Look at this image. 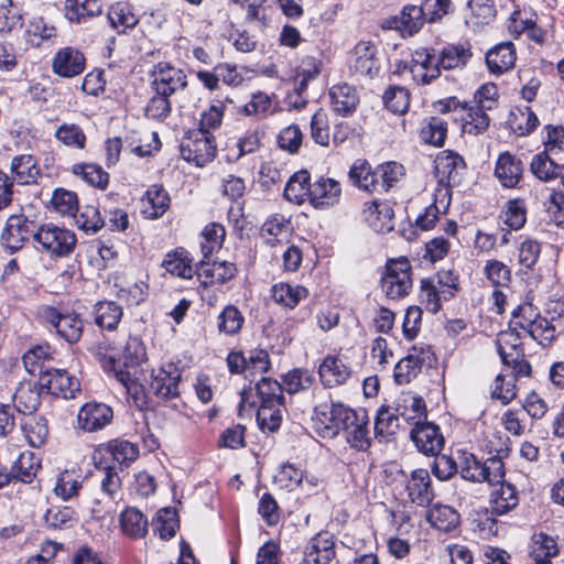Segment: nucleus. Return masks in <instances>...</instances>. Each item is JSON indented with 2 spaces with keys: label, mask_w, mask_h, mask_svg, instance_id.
Instances as JSON below:
<instances>
[{
  "label": "nucleus",
  "mask_w": 564,
  "mask_h": 564,
  "mask_svg": "<svg viewBox=\"0 0 564 564\" xmlns=\"http://www.w3.org/2000/svg\"><path fill=\"white\" fill-rule=\"evenodd\" d=\"M254 397L259 400L257 421L262 431H276L285 412L283 387L276 380L262 378L252 389L243 390L240 394L239 415L251 414L257 405Z\"/></svg>",
  "instance_id": "1"
},
{
  "label": "nucleus",
  "mask_w": 564,
  "mask_h": 564,
  "mask_svg": "<svg viewBox=\"0 0 564 564\" xmlns=\"http://www.w3.org/2000/svg\"><path fill=\"white\" fill-rule=\"evenodd\" d=\"M355 411L340 401H334L328 395L314 406L313 424L323 437H334L347 422L355 420Z\"/></svg>",
  "instance_id": "2"
},
{
  "label": "nucleus",
  "mask_w": 564,
  "mask_h": 564,
  "mask_svg": "<svg viewBox=\"0 0 564 564\" xmlns=\"http://www.w3.org/2000/svg\"><path fill=\"white\" fill-rule=\"evenodd\" d=\"M466 165L463 158L453 151L440 152L434 161L435 176L440 188L436 194L441 196L440 203L446 209L451 202L449 187L460 181V175Z\"/></svg>",
  "instance_id": "3"
},
{
  "label": "nucleus",
  "mask_w": 564,
  "mask_h": 564,
  "mask_svg": "<svg viewBox=\"0 0 564 564\" xmlns=\"http://www.w3.org/2000/svg\"><path fill=\"white\" fill-rule=\"evenodd\" d=\"M440 111L452 113L453 120H460L462 130L467 134H481L490 124L487 110L474 105L463 104L455 97L440 101Z\"/></svg>",
  "instance_id": "4"
},
{
  "label": "nucleus",
  "mask_w": 564,
  "mask_h": 564,
  "mask_svg": "<svg viewBox=\"0 0 564 564\" xmlns=\"http://www.w3.org/2000/svg\"><path fill=\"white\" fill-rule=\"evenodd\" d=\"M37 386L45 395L62 399H74L80 392L79 380L66 369L41 366Z\"/></svg>",
  "instance_id": "5"
},
{
  "label": "nucleus",
  "mask_w": 564,
  "mask_h": 564,
  "mask_svg": "<svg viewBox=\"0 0 564 564\" xmlns=\"http://www.w3.org/2000/svg\"><path fill=\"white\" fill-rule=\"evenodd\" d=\"M34 241L52 258H63L73 252L76 236L72 230L54 224H44L36 229Z\"/></svg>",
  "instance_id": "6"
},
{
  "label": "nucleus",
  "mask_w": 564,
  "mask_h": 564,
  "mask_svg": "<svg viewBox=\"0 0 564 564\" xmlns=\"http://www.w3.org/2000/svg\"><path fill=\"white\" fill-rule=\"evenodd\" d=\"M37 314L44 323L50 325L68 344H75L80 339L84 324L78 314L61 312L52 305L40 306Z\"/></svg>",
  "instance_id": "7"
},
{
  "label": "nucleus",
  "mask_w": 564,
  "mask_h": 564,
  "mask_svg": "<svg viewBox=\"0 0 564 564\" xmlns=\"http://www.w3.org/2000/svg\"><path fill=\"white\" fill-rule=\"evenodd\" d=\"M384 294L392 300L405 296L412 288L411 264L405 257L392 259L386 265V274L381 279Z\"/></svg>",
  "instance_id": "8"
},
{
  "label": "nucleus",
  "mask_w": 564,
  "mask_h": 564,
  "mask_svg": "<svg viewBox=\"0 0 564 564\" xmlns=\"http://www.w3.org/2000/svg\"><path fill=\"white\" fill-rule=\"evenodd\" d=\"M460 476L473 482L487 481L490 485H496L505 477V466L500 457L492 456L480 462L475 455L469 454L464 458Z\"/></svg>",
  "instance_id": "9"
},
{
  "label": "nucleus",
  "mask_w": 564,
  "mask_h": 564,
  "mask_svg": "<svg viewBox=\"0 0 564 564\" xmlns=\"http://www.w3.org/2000/svg\"><path fill=\"white\" fill-rule=\"evenodd\" d=\"M215 138L210 132L193 131L181 144V153L184 160L204 166L213 161L216 155Z\"/></svg>",
  "instance_id": "10"
},
{
  "label": "nucleus",
  "mask_w": 564,
  "mask_h": 564,
  "mask_svg": "<svg viewBox=\"0 0 564 564\" xmlns=\"http://www.w3.org/2000/svg\"><path fill=\"white\" fill-rule=\"evenodd\" d=\"M36 225L33 220L28 219L23 214L11 215L2 229L0 241L2 247L9 253L19 251L30 237L34 238Z\"/></svg>",
  "instance_id": "11"
},
{
  "label": "nucleus",
  "mask_w": 564,
  "mask_h": 564,
  "mask_svg": "<svg viewBox=\"0 0 564 564\" xmlns=\"http://www.w3.org/2000/svg\"><path fill=\"white\" fill-rule=\"evenodd\" d=\"M416 84L427 85L441 75L438 58L433 48L421 47L412 52L409 65L405 64Z\"/></svg>",
  "instance_id": "12"
},
{
  "label": "nucleus",
  "mask_w": 564,
  "mask_h": 564,
  "mask_svg": "<svg viewBox=\"0 0 564 564\" xmlns=\"http://www.w3.org/2000/svg\"><path fill=\"white\" fill-rule=\"evenodd\" d=\"M411 438L420 452L425 455H437L444 446V437L440 427L431 422H415Z\"/></svg>",
  "instance_id": "13"
},
{
  "label": "nucleus",
  "mask_w": 564,
  "mask_h": 564,
  "mask_svg": "<svg viewBox=\"0 0 564 564\" xmlns=\"http://www.w3.org/2000/svg\"><path fill=\"white\" fill-rule=\"evenodd\" d=\"M187 85L185 73L169 64H159L153 73V86L159 95L166 97L184 89Z\"/></svg>",
  "instance_id": "14"
},
{
  "label": "nucleus",
  "mask_w": 564,
  "mask_h": 564,
  "mask_svg": "<svg viewBox=\"0 0 564 564\" xmlns=\"http://www.w3.org/2000/svg\"><path fill=\"white\" fill-rule=\"evenodd\" d=\"M523 163L516 155L506 151L499 154L496 166L495 176L506 188H516L519 186L523 177Z\"/></svg>",
  "instance_id": "15"
},
{
  "label": "nucleus",
  "mask_w": 564,
  "mask_h": 564,
  "mask_svg": "<svg viewBox=\"0 0 564 564\" xmlns=\"http://www.w3.org/2000/svg\"><path fill=\"white\" fill-rule=\"evenodd\" d=\"M405 491L411 502L421 507L429 506L434 498L429 471L423 468L413 470L405 482Z\"/></svg>",
  "instance_id": "16"
},
{
  "label": "nucleus",
  "mask_w": 564,
  "mask_h": 564,
  "mask_svg": "<svg viewBox=\"0 0 564 564\" xmlns=\"http://www.w3.org/2000/svg\"><path fill=\"white\" fill-rule=\"evenodd\" d=\"M52 68L61 77H75L85 68V56L80 51L70 46L61 48L54 55Z\"/></svg>",
  "instance_id": "17"
},
{
  "label": "nucleus",
  "mask_w": 564,
  "mask_h": 564,
  "mask_svg": "<svg viewBox=\"0 0 564 564\" xmlns=\"http://www.w3.org/2000/svg\"><path fill=\"white\" fill-rule=\"evenodd\" d=\"M329 99L333 111L347 117L355 112L359 104V94L355 86L341 83L329 88Z\"/></svg>",
  "instance_id": "18"
},
{
  "label": "nucleus",
  "mask_w": 564,
  "mask_h": 564,
  "mask_svg": "<svg viewBox=\"0 0 564 564\" xmlns=\"http://www.w3.org/2000/svg\"><path fill=\"white\" fill-rule=\"evenodd\" d=\"M318 375L324 387L336 388L348 381L351 370L340 358L328 355L319 365Z\"/></svg>",
  "instance_id": "19"
},
{
  "label": "nucleus",
  "mask_w": 564,
  "mask_h": 564,
  "mask_svg": "<svg viewBox=\"0 0 564 564\" xmlns=\"http://www.w3.org/2000/svg\"><path fill=\"white\" fill-rule=\"evenodd\" d=\"M307 562L329 564L336 555L334 535L327 531L317 533L306 547Z\"/></svg>",
  "instance_id": "20"
},
{
  "label": "nucleus",
  "mask_w": 564,
  "mask_h": 564,
  "mask_svg": "<svg viewBox=\"0 0 564 564\" xmlns=\"http://www.w3.org/2000/svg\"><path fill=\"white\" fill-rule=\"evenodd\" d=\"M169 207V193L156 184L150 186L141 199V213L148 219L162 217Z\"/></svg>",
  "instance_id": "21"
},
{
  "label": "nucleus",
  "mask_w": 564,
  "mask_h": 564,
  "mask_svg": "<svg viewBox=\"0 0 564 564\" xmlns=\"http://www.w3.org/2000/svg\"><path fill=\"white\" fill-rule=\"evenodd\" d=\"M346 433L347 443L355 449L366 451L370 446L368 416L365 411H355V420L347 422L341 429Z\"/></svg>",
  "instance_id": "22"
},
{
  "label": "nucleus",
  "mask_w": 564,
  "mask_h": 564,
  "mask_svg": "<svg viewBox=\"0 0 564 564\" xmlns=\"http://www.w3.org/2000/svg\"><path fill=\"white\" fill-rule=\"evenodd\" d=\"M364 216L369 226L377 232L393 229L394 212L388 203H367L364 208Z\"/></svg>",
  "instance_id": "23"
},
{
  "label": "nucleus",
  "mask_w": 564,
  "mask_h": 564,
  "mask_svg": "<svg viewBox=\"0 0 564 564\" xmlns=\"http://www.w3.org/2000/svg\"><path fill=\"white\" fill-rule=\"evenodd\" d=\"M237 272L236 265L232 262L221 261L213 262L212 264L205 263L204 260L200 262L198 269V278L202 284L205 286L213 284H224L231 280Z\"/></svg>",
  "instance_id": "24"
},
{
  "label": "nucleus",
  "mask_w": 564,
  "mask_h": 564,
  "mask_svg": "<svg viewBox=\"0 0 564 564\" xmlns=\"http://www.w3.org/2000/svg\"><path fill=\"white\" fill-rule=\"evenodd\" d=\"M340 184L333 178L321 177L312 184L311 203L315 207H328L339 202Z\"/></svg>",
  "instance_id": "25"
},
{
  "label": "nucleus",
  "mask_w": 564,
  "mask_h": 564,
  "mask_svg": "<svg viewBox=\"0 0 564 564\" xmlns=\"http://www.w3.org/2000/svg\"><path fill=\"white\" fill-rule=\"evenodd\" d=\"M65 18L69 22L85 23L89 19L101 14L102 1L101 0H66L65 1Z\"/></svg>",
  "instance_id": "26"
},
{
  "label": "nucleus",
  "mask_w": 564,
  "mask_h": 564,
  "mask_svg": "<svg viewBox=\"0 0 564 564\" xmlns=\"http://www.w3.org/2000/svg\"><path fill=\"white\" fill-rule=\"evenodd\" d=\"M516 62V52L511 42L501 43L486 54V64L490 73L500 75L510 69Z\"/></svg>",
  "instance_id": "27"
},
{
  "label": "nucleus",
  "mask_w": 564,
  "mask_h": 564,
  "mask_svg": "<svg viewBox=\"0 0 564 564\" xmlns=\"http://www.w3.org/2000/svg\"><path fill=\"white\" fill-rule=\"evenodd\" d=\"M77 422L85 432H97L106 426V404L97 402L85 403L77 415Z\"/></svg>",
  "instance_id": "28"
},
{
  "label": "nucleus",
  "mask_w": 564,
  "mask_h": 564,
  "mask_svg": "<svg viewBox=\"0 0 564 564\" xmlns=\"http://www.w3.org/2000/svg\"><path fill=\"white\" fill-rule=\"evenodd\" d=\"M499 485L490 494V508L495 514L501 516L518 506V492L511 484L498 482Z\"/></svg>",
  "instance_id": "29"
},
{
  "label": "nucleus",
  "mask_w": 564,
  "mask_h": 564,
  "mask_svg": "<svg viewBox=\"0 0 564 564\" xmlns=\"http://www.w3.org/2000/svg\"><path fill=\"white\" fill-rule=\"evenodd\" d=\"M45 393L39 389L37 380L35 382L21 383L14 392L17 410L22 413H33L41 405V399Z\"/></svg>",
  "instance_id": "30"
},
{
  "label": "nucleus",
  "mask_w": 564,
  "mask_h": 564,
  "mask_svg": "<svg viewBox=\"0 0 564 564\" xmlns=\"http://www.w3.org/2000/svg\"><path fill=\"white\" fill-rule=\"evenodd\" d=\"M312 185L310 184V174L303 170L296 172L285 185V198L296 205H301L306 199L311 200Z\"/></svg>",
  "instance_id": "31"
},
{
  "label": "nucleus",
  "mask_w": 564,
  "mask_h": 564,
  "mask_svg": "<svg viewBox=\"0 0 564 564\" xmlns=\"http://www.w3.org/2000/svg\"><path fill=\"white\" fill-rule=\"evenodd\" d=\"M180 377L181 375L176 368L173 372L161 368L153 373L151 388L158 397L163 399L175 398L178 395Z\"/></svg>",
  "instance_id": "32"
},
{
  "label": "nucleus",
  "mask_w": 564,
  "mask_h": 564,
  "mask_svg": "<svg viewBox=\"0 0 564 564\" xmlns=\"http://www.w3.org/2000/svg\"><path fill=\"white\" fill-rule=\"evenodd\" d=\"M271 293L275 303L288 308H294L302 300L308 296L306 288L289 283L274 284Z\"/></svg>",
  "instance_id": "33"
},
{
  "label": "nucleus",
  "mask_w": 564,
  "mask_h": 564,
  "mask_svg": "<svg viewBox=\"0 0 564 564\" xmlns=\"http://www.w3.org/2000/svg\"><path fill=\"white\" fill-rule=\"evenodd\" d=\"M11 173L19 184L35 182L41 174L36 159L31 154H21L12 159Z\"/></svg>",
  "instance_id": "34"
},
{
  "label": "nucleus",
  "mask_w": 564,
  "mask_h": 564,
  "mask_svg": "<svg viewBox=\"0 0 564 564\" xmlns=\"http://www.w3.org/2000/svg\"><path fill=\"white\" fill-rule=\"evenodd\" d=\"M163 268L172 275L182 279H192L194 269L192 267V259L184 249H178L169 252L162 263Z\"/></svg>",
  "instance_id": "35"
},
{
  "label": "nucleus",
  "mask_w": 564,
  "mask_h": 564,
  "mask_svg": "<svg viewBox=\"0 0 564 564\" xmlns=\"http://www.w3.org/2000/svg\"><path fill=\"white\" fill-rule=\"evenodd\" d=\"M375 53L376 47L372 43L359 42L352 52L355 72L372 76L375 70H377Z\"/></svg>",
  "instance_id": "36"
},
{
  "label": "nucleus",
  "mask_w": 564,
  "mask_h": 564,
  "mask_svg": "<svg viewBox=\"0 0 564 564\" xmlns=\"http://www.w3.org/2000/svg\"><path fill=\"white\" fill-rule=\"evenodd\" d=\"M21 429L29 445L35 448L41 447L48 435L47 420L42 415L28 417Z\"/></svg>",
  "instance_id": "37"
},
{
  "label": "nucleus",
  "mask_w": 564,
  "mask_h": 564,
  "mask_svg": "<svg viewBox=\"0 0 564 564\" xmlns=\"http://www.w3.org/2000/svg\"><path fill=\"white\" fill-rule=\"evenodd\" d=\"M497 346L503 362H514L524 357L520 337L513 330L501 332L497 338Z\"/></svg>",
  "instance_id": "38"
},
{
  "label": "nucleus",
  "mask_w": 564,
  "mask_h": 564,
  "mask_svg": "<svg viewBox=\"0 0 564 564\" xmlns=\"http://www.w3.org/2000/svg\"><path fill=\"white\" fill-rule=\"evenodd\" d=\"M556 542L546 534L534 535L530 553V564H552L551 558L557 554Z\"/></svg>",
  "instance_id": "39"
},
{
  "label": "nucleus",
  "mask_w": 564,
  "mask_h": 564,
  "mask_svg": "<svg viewBox=\"0 0 564 564\" xmlns=\"http://www.w3.org/2000/svg\"><path fill=\"white\" fill-rule=\"evenodd\" d=\"M120 527L124 534L142 538L148 532V520L140 510L127 508L120 516Z\"/></svg>",
  "instance_id": "40"
},
{
  "label": "nucleus",
  "mask_w": 564,
  "mask_h": 564,
  "mask_svg": "<svg viewBox=\"0 0 564 564\" xmlns=\"http://www.w3.org/2000/svg\"><path fill=\"white\" fill-rule=\"evenodd\" d=\"M468 8L470 15L467 19V23L475 30L488 25L496 17L492 0H469Z\"/></svg>",
  "instance_id": "41"
},
{
  "label": "nucleus",
  "mask_w": 564,
  "mask_h": 564,
  "mask_svg": "<svg viewBox=\"0 0 564 564\" xmlns=\"http://www.w3.org/2000/svg\"><path fill=\"white\" fill-rule=\"evenodd\" d=\"M377 176V170L372 172L371 166L366 161H356L349 171V177L352 183L367 192L379 189Z\"/></svg>",
  "instance_id": "42"
},
{
  "label": "nucleus",
  "mask_w": 564,
  "mask_h": 564,
  "mask_svg": "<svg viewBox=\"0 0 564 564\" xmlns=\"http://www.w3.org/2000/svg\"><path fill=\"white\" fill-rule=\"evenodd\" d=\"M427 520L437 530L447 532L458 525L459 514L449 506L436 505L429 511Z\"/></svg>",
  "instance_id": "43"
},
{
  "label": "nucleus",
  "mask_w": 564,
  "mask_h": 564,
  "mask_svg": "<svg viewBox=\"0 0 564 564\" xmlns=\"http://www.w3.org/2000/svg\"><path fill=\"white\" fill-rule=\"evenodd\" d=\"M395 411L406 421L421 422L426 416L424 400L411 393L399 398Z\"/></svg>",
  "instance_id": "44"
},
{
  "label": "nucleus",
  "mask_w": 564,
  "mask_h": 564,
  "mask_svg": "<svg viewBox=\"0 0 564 564\" xmlns=\"http://www.w3.org/2000/svg\"><path fill=\"white\" fill-rule=\"evenodd\" d=\"M550 154L546 151L538 153L530 163L531 172L544 182L556 178L561 174V164L555 163Z\"/></svg>",
  "instance_id": "45"
},
{
  "label": "nucleus",
  "mask_w": 564,
  "mask_h": 564,
  "mask_svg": "<svg viewBox=\"0 0 564 564\" xmlns=\"http://www.w3.org/2000/svg\"><path fill=\"white\" fill-rule=\"evenodd\" d=\"M471 57L469 47L464 45H448L443 48L441 56H438V66L444 69L459 68L466 65Z\"/></svg>",
  "instance_id": "46"
},
{
  "label": "nucleus",
  "mask_w": 564,
  "mask_h": 564,
  "mask_svg": "<svg viewBox=\"0 0 564 564\" xmlns=\"http://www.w3.org/2000/svg\"><path fill=\"white\" fill-rule=\"evenodd\" d=\"M51 204L54 210L62 216L75 217L79 208L77 194L63 187L54 189Z\"/></svg>",
  "instance_id": "47"
},
{
  "label": "nucleus",
  "mask_w": 564,
  "mask_h": 564,
  "mask_svg": "<svg viewBox=\"0 0 564 564\" xmlns=\"http://www.w3.org/2000/svg\"><path fill=\"white\" fill-rule=\"evenodd\" d=\"M426 22L421 6H405L398 18V28L409 34L419 32Z\"/></svg>",
  "instance_id": "48"
},
{
  "label": "nucleus",
  "mask_w": 564,
  "mask_h": 564,
  "mask_svg": "<svg viewBox=\"0 0 564 564\" xmlns=\"http://www.w3.org/2000/svg\"><path fill=\"white\" fill-rule=\"evenodd\" d=\"M36 466L32 453H21L10 467L13 482L31 484L36 475Z\"/></svg>",
  "instance_id": "49"
},
{
  "label": "nucleus",
  "mask_w": 564,
  "mask_h": 564,
  "mask_svg": "<svg viewBox=\"0 0 564 564\" xmlns=\"http://www.w3.org/2000/svg\"><path fill=\"white\" fill-rule=\"evenodd\" d=\"M108 20L118 33H123L127 29H131L137 24L135 15L127 2H117L111 6Z\"/></svg>",
  "instance_id": "50"
},
{
  "label": "nucleus",
  "mask_w": 564,
  "mask_h": 564,
  "mask_svg": "<svg viewBox=\"0 0 564 564\" xmlns=\"http://www.w3.org/2000/svg\"><path fill=\"white\" fill-rule=\"evenodd\" d=\"M44 521L48 528L68 529L76 522L75 511L67 506H52L46 510Z\"/></svg>",
  "instance_id": "51"
},
{
  "label": "nucleus",
  "mask_w": 564,
  "mask_h": 564,
  "mask_svg": "<svg viewBox=\"0 0 564 564\" xmlns=\"http://www.w3.org/2000/svg\"><path fill=\"white\" fill-rule=\"evenodd\" d=\"M447 134V123L438 117H431L422 127L420 137L431 145L442 147Z\"/></svg>",
  "instance_id": "52"
},
{
  "label": "nucleus",
  "mask_w": 564,
  "mask_h": 564,
  "mask_svg": "<svg viewBox=\"0 0 564 564\" xmlns=\"http://www.w3.org/2000/svg\"><path fill=\"white\" fill-rule=\"evenodd\" d=\"M116 380L124 388L127 395L131 399L132 403L138 409H143L147 405V397L144 388L138 381L131 379L128 371H115Z\"/></svg>",
  "instance_id": "53"
},
{
  "label": "nucleus",
  "mask_w": 564,
  "mask_h": 564,
  "mask_svg": "<svg viewBox=\"0 0 564 564\" xmlns=\"http://www.w3.org/2000/svg\"><path fill=\"white\" fill-rule=\"evenodd\" d=\"M399 416L395 409L382 405L379 408L375 421V432L377 435H392L399 429Z\"/></svg>",
  "instance_id": "54"
},
{
  "label": "nucleus",
  "mask_w": 564,
  "mask_h": 564,
  "mask_svg": "<svg viewBox=\"0 0 564 564\" xmlns=\"http://www.w3.org/2000/svg\"><path fill=\"white\" fill-rule=\"evenodd\" d=\"M72 173L79 176L88 185L106 188V178L102 167L96 163H76L72 166Z\"/></svg>",
  "instance_id": "55"
},
{
  "label": "nucleus",
  "mask_w": 564,
  "mask_h": 564,
  "mask_svg": "<svg viewBox=\"0 0 564 564\" xmlns=\"http://www.w3.org/2000/svg\"><path fill=\"white\" fill-rule=\"evenodd\" d=\"M539 123L536 115L529 107L518 108L511 112L510 126L519 135L532 132Z\"/></svg>",
  "instance_id": "56"
},
{
  "label": "nucleus",
  "mask_w": 564,
  "mask_h": 564,
  "mask_svg": "<svg viewBox=\"0 0 564 564\" xmlns=\"http://www.w3.org/2000/svg\"><path fill=\"white\" fill-rule=\"evenodd\" d=\"M55 138L68 148L84 149L86 135L83 129L75 123H63L55 131Z\"/></svg>",
  "instance_id": "57"
},
{
  "label": "nucleus",
  "mask_w": 564,
  "mask_h": 564,
  "mask_svg": "<svg viewBox=\"0 0 564 564\" xmlns=\"http://www.w3.org/2000/svg\"><path fill=\"white\" fill-rule=\"evenodd\" d=\"M108 452L110 453L112 460L119 465L128 466L133 462L138 455V446L129 441L116 440L108 444Z\"/></svg>",
  "instance_id": "58"
},
{
  "label": "nucleus",
  "mask_w": 564,
  "mask_h": 564,
  "mask_svg": "<svg viewBox=\"0 0 564 564\" xmlns=\"http://www.w3.org/2000/svg\"><path fill=\"white\" fill-rule=\"evenodd\" d=\"M202 237L204 241L200 243V249L204 258H208L215 250L221 247L225 238V228L219 224H209L204 228Z\"/></svg>",
  "instance_id": "59"
},
{
  "label": "nucleus",
  "mask_w": 564,
  "mask_h": 564,
  "mask_svg": "<svg viewBox=\"0 0 564 564\" xmlns=\"http://www.w3.org/2000/svg\"><path fill=\"white\" fill-rule=\"evenodd\" d=\"M243 322L240 311L234 305H228L218 317V329L226 335H235L241 329Z\"/></svg>",
  "instance_id": "60"
},
{
  "label": "nucleus",
  "mask_w": 564,
  "mask_h": 564,
  "mask_svg": "<svg viewBox=\"0 0 564 564\" xmlns=\"http://www.w3.org/2000/svg\"><path fill=\"white\" fill-rule=\"evenodd\" d=\"M386 107L393 113H404L410 105V95L408 89L399 86L390 87L383 95Z\"/></svg>",
  "instance_id": "61"
},
{
  "label": "nucleus",
  "mask_w": 564,
  "mask_h": 564,
  "mask_svg": "<svg viewBox=\"0 0 564 564\" xmlns=\"http://www.w3.org/2000/svg\"><path fill=\"white\" fill-rule=\"evenodd\" d=\"M484 274L496 286H507L511 282L510 268L496 259L486 261Z\"/></svg>",
  "instance_id": "62"
},
{
  "label": "nucleus",
  "mask_w": 564,
  "mask_h": 564,
  "mask_svg": "<svg viewBox=\"0 0 564 564\" xmlns=\"http://www.w3.org/2000/svg\"><path fill=\"white\" fill-rule=\"evenodd\" d=\"M314 381V376L306 369H294L283 377V383L289 393H297L308 389Z\"/></svg>",
  "instance_id": "63"
},
{
  "label": "nucleus",
  "mask_w": 564,
  "mask_h": 564,
  "mask_svg": "<svg viewBox=\"0 0 564 564\" xmlns=\"http://www.w3.org/2000/svg\"><path fill=\"white\" fill-rule=\"evenodd\" d=\"M275 484L286 490L303 485V473L292 464H283L274 475Z\"/></svg>",
  "instance_id": "64"
}]
</instances>
